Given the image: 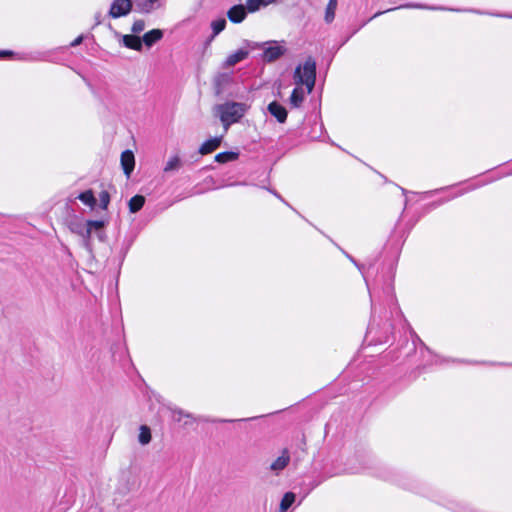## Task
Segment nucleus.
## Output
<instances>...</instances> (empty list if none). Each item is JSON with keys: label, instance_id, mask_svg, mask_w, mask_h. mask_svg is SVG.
Returning <instances> with one entry per match:
<instances>
[{"label": "nucleus", "instance_id": "f257e3e1", "mask_svg": "<svg viewBox=\"0 0 512 512\" xmlns=\"http://www.w3.org/2000/svg\"><path fill=\"white\" fill-rule=\"evenodd\" d=\"M294 82L297 86L305 85L307 92L311 93L316 80V62L312 57H308L303 65H298L293 74ZM304 101V91L300 87L293 89L290 96L291 106L298 108Z\"/></svg>", "mask_w": 512, "mask_h": 512}, {"label": "nucleus", "instance_id": "f03ea898", "mask_svg": "<svg viewBox=\"0 0 512 512\" xmlns=\"http://www.w3.org/2000/svg\"><path fill=\"white\" fill-rule=\"evenodd\" d=\"M247 108V105L244 103L228 101L216 105L213 111L214 114L220 118L224 130L228 131L232 124L240 121L245 115Z\"/></svg>", "mask_w": 512, "mask_h": 512}, {"label": "nucleus", "instance_id": "7ed1b4c3", "mask_svg": "<svg viewBox=\"0 0 512 512\" xmlns=\"http://www.w3.org/2000/svg\"><path fill=\"white\" fill-rule=\"evenodd\" d=\"M69 229L72 233L81 238V245L87 251L91 258H95L93 245L89 244V220H74L69 223Z\"/></svg>", "mask_w": 512, "mask_h": 512}, {"label": "nucleus", "instance_id": "20e7f679", "mask_svg": "<svg viewBox=\"0 0 512 512\" xmlns=\"http://www.w3.org/2000/svg\"><path fill=\"white\" fill-rule=\"evenodd\" d=\"M268 42L269 44L264 47L263 53L261 54V59L266 63H272L282 57L287 49L279 45L276 41Z\"/></svg>", "mask_w": 512, "mask_h": 512}, {"label": "nucleus", "instance_id": "39448f33", "mask_svg": "<svg viewBox=\"0 0 512 512\" xmlns=\"http://www.w3.org/2000/svg\"><path fill=\"white\" fill-rule=\"evenodd\" d=\"M107 222L104 220H89V244L93 245L92 237L95 236L100 242L107 240L105 231Z\"/></svg>", "mask_w": 512, "mask_h": 512}, {"label": "nucleus", "instance_id": "423d86ee", "mask_svg": "<svg viewBox=\"0 0 512 512\" xmlns=\"http://www.w3.org/2000/svg\"><path fill=\"white\" fill-rule=\"evenodd\" d=\"M132 1L131 0H114L109 9V16L116 19L123 16H126L132 10Z\"/></svg>", "mask_w": 512, "mask_h": 512}, {"label": "nucleus", "instance_id": "0eeeda50", "mask_svg": "<svg viewBox=\"0 0 512 512\" xmlns=\"http://www.w3.org/2000/svg\"><path fill=\"white\" fill-rule=\"evenodd\" d=\"M491 181L492 180H489L486 182H479L477 184H469L467 182H464V183H460V184L450 185V194H449L450 200L452 198L459 197L468 191H472L478 187H481Z\"/></svg>", "mask_w": 512, "mask_h": 512}, {"label": "nucleus", "instance_id": "6e6552de", "mask_svg": "<svg viewBox=\"0 0 512 512\" xmlns=\"http://www.w3.org/2000/svg\"><path fill=\"white\" fill-rule=\"evenodd\" d=\"M121 166L127 177H130L135 166L134 154L130 150H125L121 154Z\"/></svg>", "mask_w": 512, "mask_h": 512}, {"label": "nucleus", "instance_id": "1a4fd4ad", "mask_svg": "<svg viewBox=\"0 0 512 512\" xmlns=\"http://www.w3.org/2000/svg\"><path fill=\"white\" fill-rule=\"evenodd\" d=\"M247 11L245 6L235 5L228 10L227 17L233 23H241L245 19Z\"/></svg>", "mask_w": 512, "mask_h": 512}, {"label": "nucleus", "instance_id": "9d476101", "mask_svg": "<svg viewBox=\"0 0 512 512\" xmlns=\"http://www.w3.org/2000/svg\"><path fill=\"white\" fill-rule=\"evenodd\" d=\"M268 111L269 113L274 116L279 123H284L287 119V110L284 106L279 104L276 101L271 102L268 105Z\"/></svg>", "mask_w": 512, "mask_h": 512}, {"label": "nucleus", "instance_id": "9b49d317", "mask_svg": "<svg viewBox=\"0 0 512 512\" xmlns=\"http://www.w3.org/2000/svg\"><path fill=\"white\" fill-rule=\"evenodd\" d=\"M249 55V50L247 49H239L237 50L236 52L230 54L224 64H223V67L224 68H229V67H232L234 65H236L237 63L245 60Z\"/></svg>", "mask_w": 512, "mask_h": 512}, {"label": "nucleus", "instance_id": "f8f14e48", "mask_svg": "<svg viewBox=\"0 0 512 512\" xmlns=\"http://www.w3.org/2000/svg\"><path fill=\"white\" fill-rule=\"evenodd\" d=\"M163 38V31L160 29H152L146 32L142 38V44L144 43L147 47L153 46L156 42Z\"/></svg>", "mask_w": 512, "mask_h": 512}, {"label": "nucleus", "instance_id": "ddd939ff", "mask_svg": "<svg viewBox=\"0 0 512 512\" xmlns=\"http://www.w3.org/2000/svg\"><path fill=\"white\" fill-rule=\"evenodd\" d=\"M222 136L211 138L205 141L199 148V153L206 155L215 151L222 142Z\"/></svg>", "mask_w": 512, "mask_h": 512}, {"label": "nucleus", "instance_id": "4468645a", "mask_svg": "<svg viewBox=\"0 0 512 512\" xmlns=\"http://www.w3.org/2000/svg\"><path fill=\"white\" fill-rule=\"evenodd\" d=\"M122 42L125 47L135 51H141L143 47L141 38L136 35H124L122 37Z\"/></svg>", "mask_w": 512, "mask_h": 512}, {"label": "nucleus", "instance_id": "2eb2a0df", "mask_svg": "<svg viewBox=\"0 0 512 512\" xmlns=\"http://www.w3.org/2000/svg\"><path fill=\"white\" fill-rule=\"evenodd\" d=\"M172 413V419L176 422H181L183 418L186 420L184 421V425H189L192 423V421H196L197 418H195L192 414L185 412L182 409L174 408L171 410Z\"/></svg>", "mask_w": 512, "mask_h": 512}, {"label": "nucleus", "instance_id": "dca6fc26", "mask_svg": "<svg viewBox=\"0 0 512 512\" xmlns=\"http://www.w3.org/2000/svg\"><path fill=\"white\" fill-rule=\"evenodd\" d=\"M290 456L288 452L285 450L283 451L282 455L279 456L276 460L272 462L270 465V469L275 472H279L283 470L289 463Z\"/></svg>", "mask_w": 512, "mask_h": 512}, {"label": "nucleus", "instance_id": "f3484780", "mask_svg": "<svg viewBox=\"0 0 512 512\" xmlns=\"http://www.w3.org/2000/svg\"><path fill=\"white\" fill-rule=\"evenodd\" d=\"M144 204H145V197L142 195H135L128 202L129 211L131 213H137L138 211H140L142 209Z\"/></svg>", "mask_w": 512, "mask_h": 512}, {"label": "nucleus", "instance_id": "a211bd4d", "mask_svg": "<svg viewBox=\"0 0 512 512\" xmlns=\"http://www.w3.org/2000/svg\"><path fill=\"white\" fill-rule=\"evenodd\" d=\"M450 510L453 512H481L467 503L450 501Z\"/></svg>", "mask_w": 512, "mask_h": 512}, {"label": "nucleus", "instance_id": "6ab92c4d", "mask_svg": "<svg viewBox=\"0 0 512 512\" xmlns=\"http://www.w3.org/2000/svg\"><path fill=\"white\" fill-rule=\"evenodd\" d=\"M338 2L337 0H329L326 9L324 20L326 23H331L335 18V11L337 9Z\"/></svg>", "mask_w": 512, "mask_h": 512}, {"label": "nucleus", "instance_id": "aec40b11", "mask_svg": "<svg viewBox=\"0 0 512 512\" xmlns=\"http://www.w3.org/2000/svg\"><path fill=\"white\" fill-rule=\"evenodd\" d=\"M400 8H417V9H431V10L438 9L437 7H434V6H426V5H422V4H405V5H400V6L396 7V9H400ZM393 10H395V8H390L385 11H379V12L375 13L371 19H374L383 13L390 12Z\"/></svg>", "mask_w": 512, "mask_h": 512}, {"label": "nucleus", "instance_id": "412c9836", "mask_svg": "<svg viewBox=\"0 0 512 512\" xmlns=\"http://www.w3.org/2000/svg\"><path fill=\"white\" fill-rule=\"evenodd\" d=\"M295 494L293 492H286L280 502V512L287 511L295 501Z\"/></svg>", "mask_w": 512, "mask_h": 512}, {"label": "nucleus", "instance_id": "4be33fe9", "mask_svg": "<svg viewBox=\"0 0 512 512\" xmlns=\"http://www.w3.org/2000/svg\"><path fill=\"white\" fill-rule=\"evenodd\" d=\"M238 158V153L232 151L221 152L215 156V161L218 163H227L234 161Z\"/></svg>", "mask_w": 512, "mask_h": 512}, {"label": "nucleus", "instance_id": "5701e85b", "mask_svg": "<svg viewBox=\"0 0 512 512\" xmlns=\"http://www.w3.org/2000/svg\"><path fill=\"white\" fill-rule=\"evenodd\" d=\"M78 199L91 208H93L96 204V198L94 197L92 190H87L80 193Z\"/></svg>", "mask_w": 512, "mask_h": 512}, {"label": "nucleus", "instance_id": "b1692460", "mask_svg": "<svg viewBox=\"0 0 512 512\" xmlns=\"http://www.w3.org/2000/svg\"><path fill=\"white\" fill-rule=\"evenodd\" d=\"M138 440L140 444L147 445L151 441V431L150 428L146 425H142L140 427V433L138 435Z\"/></svg>", "mask_w": 512, "mask_h": 512}, {"label": "nucleus", "instance_id": "393cba45", "mask_svg": "<svg viewBox=\"0 0 512 512\" xmlns=\"http://www.w3.org/2000/svg\"><path fill=\"white\" fill-rule=\"evenodd\" d=\"M181 167V159L178 156L171 157L164 167V172L176 171Z\"/></svg>", "mask_w": 512, "mask_h": 512}, {"label": "nucleus", "instance_id": "a878e982", "mask_svg": "<svg viewBox=\"0 0 512 512\" xmlns=\"http://www.w3.org/2000/svg\"><path fill=\"white\" fill-rule=\"evenodd\" d=\"M226 27V20L224 18H220L217 20L212 21L211 28L213 30L212 37H215L220 32H222Z\"/></svg>", "mask_w": 512, "mask_h": 512}, {"label": "nucleus", "instance_id": "bb28decb", "mask_svg": "<svg viewBox=\"0 0 512 512\" xmlns=\"http://www.w3.org/2000/svg\"><path fill=\"white\" fill-rule=\"evenodd\" d=\"M158 0H145L144 2L138 3L137 6L141 12L150 13L155 8V3Z\"/></svg>", "mask_w": 512, "mask_h": 512}, {"label": "nucleus", "instance_id": "cd10ccee", "mask_svg": "<svg viewBox=\"0 0 512 512\" xmlns=\"http://www.w3.org/2000/svg\"><path fill=\"white\" fill-rule=\"evenodd\" d=\"M263 6L262 0H246V8L249 12H256Z\"/></svg>", "mask_w": 512, "mask_h": 512}, {"label": "nucleus", "instance_id": "c85d7f7f", "mask_svg": "<svg viewBox=\"0 0 512 512\" xmlns=\"http://www.w3.org/2000/svg\"><path fill=\"white\" fill-rule=\"evenodd\" d=\"M245 44L246 46L250 49V50H255V49H263L264 50V47L269 44V42H254V41H248L246 40L245 41Z\"/></svg>", "mask_w": 512, "mask_h": 512}, {"label": "nucleus", "instance_id": "c756f323", "mask_svg": "<svg viewBox=\"0 0 512 512\" xmlns=\"http://www.w3.org/2000/svg\"><path fill=\"white\" fill-rule=\"evenodd\" d=\"M145 28V22L143 20H136L132 25V32L137 34L144 30Z\"/></svg>", "mask_w": 512, "mask_h": 512}, {"label": "nucleus", "instance_id": "7c9ffc66", "mask_svg": "<svg viewBox=\"0 0 512 512\" xmlns=\"http://www.w3.org/2000/svg\"><path fill=\"white\" fill-rule=\"evenodd\" d=\"M100 197V202H101V207L103 209H106L109 202H110V196H109V193L107 191H102L99 195Z\"/></svg>", "mask_w": 512, "mask_h": 512}, {"label": "nucleus", "instance_id": "2f4dec72", "mask_svg": "<svg viewBox=\"0 0 512 512\" xmlns=\"http://www.w3.org/2000/svg\"><path fill=\"white\" fill-rule=\"evenodd\" d=\"M346 257L359 269V271L364 274V266L359 264L351 255L345 253Z\"/></svg>", "mask_w": 512, "mask_h": 512}, {"label": "nucleus", "instance_id": "473e14b6", "mask_svg": "<svg viewBox=\"0 0 512 512\" xmlns=\"http://www.w3.org/2000/svg\"><path fill=\"white\" fill-rule=\"evenodd\" d=\"M346 257L359 269V271L364 274V266L359 264L351 255L345 253Z\"/></svg>", "mask_w": 512, "mask_h": 512}, {"label": "nucleus", "instance_id": "72a5a7b5", "mask_svg": "<svg viewBox=\"0 0 512 512\" xmlns=\"http://www.w3.org/2000/svg\"><path fill=\"white\" fill-rule=\"evenodd\" d=\"M346 257L359 269V271L364 274V266L359 264L351 255L345 253Z\"/></svg>", "mask_w": 512, "mask_h": 512}, {"label": "nucleus", "instance_id": "f704fd0d", "mask_svg": "<svg viewBox=\"0 0 512 512\" xmlns=\"http://www.w3.org/2000/svg\"><path fill=\"white\" fill-rule=\"evenodd\" d=\"M346 257L359 269V271L364 274V266L359 264L351 255L345 253Z\"/></svg>", "mask_w": 512, "mask_h": 512}, {"label": "nucleus", "instance_id": "c9c22d12", "mask_svg": "<svg viewBox=\"0 0 512 512\" xmlns=\"http://www.w3.org/2000/svg\"><path fill=\"white\" fill-rule=\"evenodd\" d=\"M83 40V36H78L74 41L71 42V46L75 47L79 45Z\"/></svg>", "mask_w": 512, "mask_h": 512}, {"label": "nucleus", "instance_id": "e433bc0d", "mask_svg": "<svg viewBox=\"0 0 512 512\" xmlns=\"http://www.w3.org/2000/svg\"><path fill=\"white\" fill-rule=\"evenodd\" d=\"M12 55V51L9 50H0V58H5L7 56Z\"/></svg>", "mask_w": 512, "mask_h": 512}, {"label": "nucleus", "instance_id": "4c0bfd02", "mask_svg": "<svg viewBox=\"0 0 512 512\" xmlns=\"http://www.w3.org/2000/svg\"><path fill=\"white\" fill-rule=\"evenodd\" d=\"M101 18H102V14L101 12H97L95 14V25H99L101 24Z\"/></svg>", "mask_w": 512, "mask_h": 512}, {"label": "nucleus", "instance_id": "58836bf2", "mask_svg": "<svg viewBox=\"0 0 512 512\" xmlns=\"http://www.w3.org/2000/svg\"><path fill=\"white\" fill-rule=\"evenodd\" d=\"M277 0H262L263 6H267L271 3L276 2Z\"/></svg>", "mask_w": 512, "mask_h": 512}, {"label": "nucleus", "instance_id": "ea45409f", "mask_svg": "<svg viewBox=\"0 0 512 512\" xmlns=\"http://www.w3.org/2000/svg\"><path fill=\"white\" fill-rule=\"evenodd\" d=\"M271 193H273V194H274L277 198H279L281 201H284V200L282 199V197H281L277 192H275V191H272V190H271Z\"/></svg>", "mask_w": 512, "mask_h": 512}, {"label": "nucleus", "instance_id": "a19ab883", "mask_svg": "<svg viewBox=\"0 0 512 512\" xmlns=\"http://www.w3.org/2000/svg\"><path fill=\"white\" fill-rule=\"evenodd\" d=\"M234 420H225V419H222V420H218V422H233Z\"/></svg>", "mask_w": 512, "mask_h": 512}, {"label": "nucleus", "instance_id": "79ce46f5", "mask_svg": "<svg viewBox=\"0 0 512 512\" xmlns=\"http://www.w3.org/2000/svg\"><path fill=\"white\" fill-rule=\"evenodd\" d=\"M505 175H506V176L512 175V170H511V171H509V172H507V173H505Z\"/></svg>", "mask_w": 512, "mask_h": 512}, {"label": "nucleus", "instance_id": "37998d69", "mask_svg": "<svg viewBox=\"0 0 512 512\" xmlns=\"http://www.w3.org/2000/svg\"><path fill=\"white\" fill-rule=\"evenodd\" d=\"M449 11H459L458 9H454V8H449Z\"/></svg>", "mask_w": 512, "mask_h": 512}]
</instances>
